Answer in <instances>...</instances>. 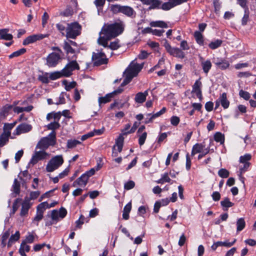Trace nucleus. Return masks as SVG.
Masks as SVG:
<instances>
[{
    "mask_svg": "<svg viewBox=\"0 0 256 256\" xmlns=\"http://www.w3.org/2000/svg\"><path fill=\"white\" fill-rule=\"evenodd\" d=\"M13 108V105L6 104L4 106L0 111V120H4L9 114Z\"/></svg>",
    "mask_w": 256,
    "mask_h": 256,
    "instance_id": "f3484780",
    "label": "nucleus"
},
{
    "mask_svg": "<svg viewBox=\"0 0 256 256\" xmlns=\"http://www.w3.org/2000/svg\"><path fill=\"white\" fill-rule=\"evenodd\" d=\"M56 143V133L52 132L47 136L40 139L36 145V148L46 150L50 146H54Z\"/></svg>",
    "mask_w": 256,
    "mask_h": 256,
    "instance_id": "7ed1b4c3",
    "label": "nucleus"
},
{
    "mask_svg": "<svg viewBox=\"0 0 256 256\" xmlns=\"http://www.w3.org/2000/svg\"><path fill=\"white\" fill-rule=\"evenodd\" d=\"M135 186V183L132 180H129L124 184V188L126 190H130L133 188Z\"/></svg>",
    "mask_w": 256,
    "mask_h": 256,
    "instance_id": "864d4df0",
    "label": "nucleus"
},
{
    "mask_svg": "<svg viewBox=\"0 0 256 256\" xmlns=\"http://www.w3.org/2000/svg\"><path fill=\"white\" fill-rule=\"evenodd\" d=\"M81 144V142L76 140H68L67 142V147L68 148H72L77 145Z\"/></svg>",
    "mask_w": 256,
    "mask_h": 256,
    "instance_id": "ea45409f",
    "label": "nucleus"
},
{
    "mask_svg": "<svg viewBox=\"0 0 256 256\" xmlns=\"http://www.w3.org/2000/svg\"><path fill=\"white\" fill-rule=\"evenodd\" d=\"M9 30L8 28L0 30V40H10L12 39L13 36L12 34H8Z\"/></svg>",
    "mask_w": 256,
    "mask_h": 256,
    "instance_id": "6ab92c4d",
    "label": "nucleus"
},
{
    "mask_svg": "<svg viewBox=\"0 0 256 256\" xmlns=\"http://www.w3.org/2000/svg\"><path fill=\"white\" fill-rule=\"evenodd\" d=\"M20 238V232L19 231H16L14 234H12L10 236L8 243V246L10 247L14 242L19 240Z\"/></svg>",
    "mask_w": 256,
    "mask_h": 256,
    "instance_id": "bb28decb",
    "label": "nucleus"
},
{
    "mask_svg": "<svg viewBox=\"0 0 256 256\" xmlns=\"http://www.w3.org/2000/svg\"><path fill=\"white\" fill-rule=\"evenodd\" d=\"M124 74H125V78L121 84L122 86H124L126 85L127 84H128L129 82H130V81L133 78H132V76H128L125 72H124Z\"/></svg>",
    "mask_w": 256,
    "mask_h": 256,
    "instance_id": "680f3d73",
    "label": "nucleus"
},
{
    "mask_svg": "<svg viewBox=\"0 0 256 256\" xmlns=\"http://www.w3.org/2000/svg\"><path fill=\"white\" fill-rule=\"evenodd\" d=\"M124 26L122 22L104 24L99 32L98 44L103 46H107L108 42L122 33Z\"/></svg>",
    "mask_w": 256,
    "mask_h": 256,
    "instance_id": "f257e3e1",
    "label": "nucleus"
},
{
    "mask_svg": "<svg viewBox=\"0 0 256 256\" xmlns=\"http://www.w3.org/2000/svg\"><path fill=\"white\" fill-rule=\"evenodd\" d=\"M150 25L152 27H160L162 28H168L167 24L161 20L152 22L150 23Z\"/></svg>",
    "mask_w": 256,
    "mask_h": 256,
    "instance_id": "473e14b6",
    "label": "nucleus"
},
{
    "mask_svg": "<svg viewBox=\"0 0 256 256\" xmlns=\"http://www.w3.org/2000/svg\"><path fill=\"white\" fill-rule=\"evenodd\" d=\"M236 231L238 232L242 231L246 226V222L244 218H241L237 220L236 222Z\"/></svg>",
    "mask_w": 256,
    "mask_h": 256,
    "instance_id": "cd10ccee",
    "label": "nucleus"
},
{
    "mask_svg": "<svg viewBox=\"0 0 256 256\" xmlns=\"http://www.w3.org/2000/svg\"><path fill=\"white\" fill-rule=\"evenodd\" d=\"M54 72L50 73L44 72L42 75H39L38 76V80L43 84H48L50 82V80H54L58 78H54L53 76Z\"/></svg>",
    "mask_w": 256,
    "mask_h": 256,
    "instance_id": "ddd939ff",
    "label": "nucleus"
},
{
    "mask_svg": "<svg viewBox=\"0 0 256 256\" xmlns=\"http://www.w3.org/2000/svg\"><path fill=\"white\" fill-rule=\"evenodd\" d=\"M122 6L120 4L112 5L111 6V10L114 14L122 12Z\"/></svg>",
    "mask_w": 256,
    "mask_h": 256,
    "instance_id": "603ef678",
    "label": "nucleus"
},
{
    "mask_svg": "<svg viewBox=\"0 0 256 256\" xmlns=\"http://www.w3.org/2000/svg\"><path fill=\"white\" fill-rule=\"evenodd\" d=\"M132 209V204L130 202L127 204L124 208L122 218L125 220L129 218V214Z\"/></svg>",
    "mask_w": 256,
    "mask_h": 256,
    "instance_id": "393cba45",
    "label": "nucleus"
},
{
    "mask_svg": "<svg viewBox=\"0 0 256 256\" xmlns=\"http://www.w3.org/2000/svg\"><path fill=\"white\" fill-rule=\"evenodd\" d=\"M16 124V122L11 124H4V134H10V136L11 134L10 130L14 128Z\"/></svg>",
    "mask_w": 256,
    "mask_h": 256,
    "instance_id": "e433bc0d",
    "label": "nucleus"
},
{
    "mask_svg": "<svg viewBox=\"0 0 256 256\" xmlns=\"http://www.w3.org/2000/svg\"><path fill=\"white\" fill-rule=\"evenodd\" d=\"M62 56L60 54L52 52L49 54L46 58V65L48 67H55L58 64Z\"/></svg>",
    "mask_w": 256,
    "mask_h": 256,
    "instance_id": "1a4fd4ad",
    "label": "nucleus"
},
{
    "mask_svg": "<svg viewBox=\"0 0 256 256\" xmlns=\"http://www.w3.org/2000/svg\"><path fill=\"white\" fill-rule=\"evenodd\" d=\"M112 98V94L110 93L106 94L104 96L100 97L98 100L99 105L110 102Z\"/></svg>",
    "mask_w": 256,
    "mask_h": 256,
    "instance_id": "c756f323",
    "label": "nucleus"
},
{
    "mask_svg": "<svg viewBox=\"0 0 256 256\" xmlns=\"http://www.w3.org/2000/svg\"><path fill=\"white\" fill-rule=\"evenodd\" d=\"M242 164L243 166H241L240 168V172L241 174L245 172L248 170V168L250 166V163H246Z\"/></svg>",
    "mask_w": 256,
    "mask_h": 256,
    "instance_id": "69168bd1",
    "label": "nucleus"
},
{
    "mask_svg": "<svg viewBox=\"0 0 256 256\" xmlns=\"http://www.w3.org/2000/svg\"><path fill=\"white\" fill-rule=\"evenodd\" d=\"M120 46V41L118 40H114V42H111L110 44H108L107 46H104L106 49H110L112 50H116Z\"/></svg>",
    "mask_w": 256,
    "mask_h": 256,
    "instance_id": "7c9ffc66",
    "label": "nucleus"
},
{
    "mask_svg": "<svg viewBox=\"0 0 256 256\" xmlns=\"http://www.w3.org/2000/svg\"><path fill=\"white\" fill-rule=\"evenodd\" d=\"M218 174L222 178H227L230 175V172L226 168H221L218 170Z\"/></svg>",
    "mask_w": 256,
    "mask_h": 256,
    "instance_id": "8fccbe9b",
    "label": "nucleus"
},
{
    "mask_svg": "<svg viewBox=\"0 0 256 256\" xmlns=\"http://www.w3.org/2000/svg\"><path fill=\"white\" fill-rule=\"evenodd\" d=\"M80 66L76 60H72L66 64L64 68L60 71H55L54 74V78L69 77L72 74L75 70H79Z\"/></svg>",
    "mask_w": 256,
    "mask_h": 256,
    "instance_id": "f03ea898",
    "label": "nucleus"
},
{
    "mask_svg": "<svg viewBox=\"0 0 256 256\" xmlns=\"http://www.w3.org/2000/svg\"><path fill=\"white\" fill-rule=\"evenodd\" d=\"M92 60L94 66H100L106 64L108 62V59L106 57L105 52L102 50H98L96 52H93Z\"/></svg>",
    "mask_w": 256,
    "mask_h": 256,
    "instance_id": "0eeeda50",
    "label": "nucleus"
},
{
    "mask_svg": "<svg viewBox=\"0 0 256 256\" xmlns=\"http://www.w3.org/2000/svg\"><path fill=\"white\" fill-rule=\"evenodd\" d=\"M240 96L245 100H248L250 98V94L246 91L240 90L239 92Z\"/></svg>",
    "mask_w": 256,
    "mask_h": 256,
    "instance_id": "4d7b16f0",
    "label": "nucleus"
},
{
    "mask_svg": "<svg viewBox=\"0 0 256 256\" xmlns=\"http://www.w3.org/2000/svg\"><path fill=\"white\" fill-rule=\"evenodd\" d=\"M48 156V154L44 151H36L30 160V163L34 165L39 160L46 158Z\"/></svg>",
    "mask_w": 256,
    "mask_h": 256,
    "instance_id": "9b49d317",
    "label": "nucleus"
},
{
    "mask_svg": "<svg viewBox=\"0 0 256 256\" xmlns=\"http://www.w3.org/2000/svg\"><path fill=\"white\" fill-rule=\"evenodd\" d=\"M249 18V11L248 8L244 10V14L242 20V24L243 26L246 25Z\"/></svg>",
    "mask_w": 256,
    "mask_h": 256,
    "instance_id": "3c124183",
    "label": "nucleus"
},
{
    "mask_svg": "<svg viewBox=\"0 0 256 256\" xmlns=\"http://www.w3.org/2000/svg\"><path fill=\"white\" fill-rule=\"evenodd\" d=\"M148 96V90H145L144 92H139L136 94L134 100L138 104H142L146 100Z\"/></svg>",
    "mask_w": 256,
    "mask_h": 256,
    "instance_id": "a211bd4d",
    "label": "nucleus"
},
{
    "mask_svg": "<svg viewBox=\"0 0 256 256\" xmlns=\"http://www.w3.org/2000/svg\"><path fill=\"white\" fill-rule=\"evenodd\" d=\"M220 104L224 108H228L230 106V102L227 98L226 94V92L222 93L218 98Z\"/></svg>",
    "mask_w": 256,
    "mask_h": 256,
    "instance_id": "aec40b11",
    "label": "nucleus"
},
{
    "mask_svg": "<svg viewBox=\"0 0 256 256\" xmlns=\"http://www.w3.org/2000/svg\"><path fill=\"white\" fill-rule=\"evenodd\" d=\"M124 74H125V78L121 84L122 86H124L126 85L127 84H128L129 82H130V81L133 78H132V76H128L125 72H124Z\"/></svg>",
    "mask_w": 256,
    "mask_h": 256,
    "instance_id": "052dcab7",
    "label": "nucleus"
},
{
    "mask_svg": "<svg viewBox=\"0 0 256 256\" xmlns=\"http://www.w3.org/2000/svg\"><path fill=\"white\" fill-rule=\"evenodd\" d=\"M20 184L17 179H14L12 184V189L14 192L16 194H18L20 192Z\"/></svg>",
    "mask_w": 256,
    "mask_h": 256,
    "instance_id": "c03bdc74",
    "label": "nucleus"
},
{
    "mask_svg": "<svg viewBox=\"0 0 256 256\" xmlns=\"http://www.w3.org/2000/svg\"><path fill=\"white\" fill-rule=\"evenodd\" d=\"M201 65L204 72L206 74H208L212 66L210 60L202 61L201 62Z\"/></svg>",
    "mask_w": 256,
    "mask_h": 256,
    "instance_id": "a878e982",
    "label": "nucleus"
},
{
    "mask_svg": "<svg viewBox=\"0 0 256 256\" xmlns=\"http://www.w3.org/2000/svg\"><path fill=\"white\" fill-rule=\"evenodd\" d=\"M81 26L76 22L67 24L66 36L74 39L80 34Z\"/></svg>",
    "mask_w": 256,
    "mask_h": 256,
    "instance_id": "20e7f679",
    "label": "nucleus"
},
{
    "mask_svg": "<svg viewBox=\"0 0 256 256\" xmlns=\"http://www.w3.org/2000/svg\"><path fill=\"white\" fill-rule=\"evenodd\" d=\"M214 140L216 142L223 144L224 142V136L220 132H216L214 135Z\"/></svg>",
    "mask_w": 256,
    "mask_h": 256,
    "instance_id": "f704fd0d",
    "label": "nucleus"
},
{
    "mask_svg": "<svg viewBox=\"0 0 256 256\" xmlns=\"http://www.w3.org/2000/svg\"><path fill=\"white\" fill-rule=\"evenodd\" d=\"M26 244V242H22L20 244L19 250H22L24 252H28L30 250V246Z\"/></svg>",
    "mask_w": 256,
    "mask_h": 256,
    "instance_id": "bf43d9fd",
    "label": "nucleus"
},
{
    "mask_svg": "<svg viewBox=\"0 0 256 256\" xmlns=\"http://www.w3.org/2000/svg\"><path fill=\"white\" fill-rule=\"evenodd\" d=\"M180 122V118L177 116H172L170 118V123L174 126H177Z\"/></svg>",
    "mask_w": 256,
    "mask_h": 256,
    "instance_id": "e2e57ef3",
    "label": "nucleus"
},
{
    "mask_svg": "<svg viewBox=\"0 0 256 256\" xmlns=\"http://www.w3.org/2000/svg\"><path fill=\"white\" fill-rule=\"evenodd\" d=\"M121 13L128 17H132L136 14L134 9L128 6H123Z\"/></svg>",
    "mask_w": 256,
    "mask_h": 256,
    "instance_id": "5701e85b",
    "label": "nucleus"
},
{
    "mask_svg": "<svg viewBox=\"0 0 256 256\" xmlns=\"http://www.w3.org/2000/svg\"><path fill=\"white\" fill-rule=\"evenodd\" d=\"M48 36V34H36L30 35L26 38L22 42V44L24 46L28 45L30 44L34 43L38 40H42L43 38Z\"/></svg>",
    "mask_w": 256,
    "mask_h": 256,
    "instance_id": "9d476101",
    "label": "nucleus"
},
{
    "mask_svg": "<svg viewBox=\"0 0 256 256\" xmlns=\"http://www.w3.org/2000/svg\"><path fill=\"white\" fill-rule=\"evenodd\" d=\"M88 178L84 174L78 178H77L73 183L72 186L76 187L80 186L84 187L88 184Z\"/></svg>",
    "mask_w": 256,
    "mask_h": 256,
    "instance_id": "2eb2a0df",
    "label": "nucleus"
},
{
    "mask_svg": "<svg viewBox=\"0 0 256 256\" xmlns=\"http://www.w3.org/2000/svg\"><path fill=\"white\" fill-rule=\"evenodd\" d=\"M47 208H50L49 204L46 202H41L38 206L36 210L37 211L39 210L44 212V210Z\"/></svg>",
    "mask_w": 256,
    "mask_h": 256,
    "instance_id": "49530a36",
    "label": "nucleus"
},
{
    "mask_svg": "<svg viewBox=\"0 0 256 256\" xmlns=\"http://www.w3.org/2000/svg\"><path fill=\"white\" fill-rule=\"evenodd\" d=\"M62 83V84L65 86V89L67 91H69L71 89L74 88L76 85V82H68L66 80H64Z\"/></svg>",
    "mask_w": 256,
    "mask_h": 256,
    "instance_id": "c9c22d12",
    "label": "nucleus"
},
{
    "mask_svg": "<svg viewBox=\"0 0 256 256\" xmlns=\"http://www.w3.org/2000/svg\"><path fill=\"white\" fill-rule=\"evenodd\" d=\"M173 8L174 7L173 6L171 2L169 0L168 2H164L162 5L160 4L159 8H162L164 10H168Z\"/></svg>",
    "mask_w": 256,
    "mask_h": 256,
    "instance_id": "de8ad7c7",
    "label": "nucleus"
},
{
    "mask_svg": "<svg viewBox=\"0 0 256 256\" xmlns=\"http://www.w3.org/2000/svg\"><path fill=\"white\" fill-rule=\"evenodd\" d=\"M64 160L62 155H57L52 157L48 162L46 166L48 172H52L57 170L64 163Z\"/></svg>",
    "mask_w": 256,
    "mask_h": 256,
    "instance_id": "39448f33",
    "label": "nucleus"
},
{
    "mask_svg": "<svg viewBox=\"0 0 256 256\" xmlns=\"http://www.w3.org/2000/svg\"><path fill=\"white\" fill-rule=\"evenodd\" d=\"M222 41L220 40H216L208 44L209 47L212 50H215L220 47L222 44Z\"/></svg>",
    "mask_w": 256,
    "mask_h": 256,
    "instance_id": "a19ab883",
    "label": "nucleus"
},
{
    "mask_svg": "<svg viewBox=\"0 0 256 256\" xmlns=\"http://www.w3.org/2000/svg\"><path fill=\"white\" fill-rule=\"evenodd\" d=\"M56 27L63 36H64V32L66 30V28L62 24H57Z\"/></svg>",
    "mask_w": 256,
    "mask_h": 256,
    "instance_id": "0e129e2a",
    "label": "nucleus"
},
{
    "mask_svg": "<svg viewBox=\"0 0 256 256\" xmlns=\"http://www.w3.org/2000/svg\"><path fill=\"white\" fill-rule=\"evenodd\" d=\"M40 195L39 191H32L30 194V200H34L36 199Z\"/></svg>",
    "mask_w": 256,
    "mask_h": 256,
    "instance_id": "13d9d810",
    "label": "nucleus"
},
{
    "mask_svg": "<svg viewBox=\"0 0 256 256\" xmlns=\"http://www.w3.org/2000/svg\"><path fill=\"white\" fill-rule=\"evenodd\" d=\"M215 64L222 70H225L230 66L228 62L224 60H221V63H215Z\"/></svg>",
    "mask_w": 256,
    "mask_h": 256,
    "instance_id": "37998d69",
    "label": "nucleus"
},
{
    "mask_svg": "<svg viewBox=\"0 0 256 256\" xmlns=\"http://www.w3.org/2000/svg\"><path fill=\"white\" fill-rule=\"evenodd\" d=\"M147 137V133L143 132L140 136L138 139V144L141 146L144 144L145 140Z\"/></svg>",
    "mask_w": 256,
    "mask_h": 256,
    "instance_id": "6e6d98bb",
    "label": "nucleus"
},
{
    "mask_svg": "<svg viewBox=\"0 0 256 256\" xmlns=\"http://www.w3.org/2000/svg\"><path fill=\"white\" fill-rule=\"evenodd\" d=\"M167 52L171 56L180 58H184L185 57L184 53L179 48L172 47L166 40L164 44Z\"/></svg>",
    "mask_w": 256,
    "mask_h": 256,
    "instance_id": "6e6552de",
    "label": "nucleus"
},
{
    "mask_svg": "<svg viewBox=\"0 0 256 256\" xmlns=\"http://www.w3.org/2000/svg\"><path fill=\"white\" fill-rule=\"evenodd\" d=\"M220 204L223 208H224V210H226L228 208L234 205V204L231 202L228 198H225L220 202Z\"/></svg>",
    "mask_w": 256,
    "mask_h": 256,
    "instance_id": "c85d7f7f",
    "label": "nucleus"
},
{
    "mask_svg": "<svg viewBox=\"0 0 256 256\" xmlns=\"http://www.w3.org/2000/svg\"><path fill=\"white\" fill-rule=\"evenodd\" d=\"M204 146H205L203 144L197 143L195 144L192 146V155L194 156L196 154L202 152V150H204Z\"/></svg>",
    "mask_w": 256,
    "mask_h": 256,
    "instance_id": "b1692460",
    "label": "nucleus"
},
{
    "mask_svg": "<svg viewBox=\"0 0 256 256\" xmlns=\"http://www.w3.org/2000/svg\"><path fill=\"white\" fill-rule=\"evenodd\" d=\"M10 134L2 133L0 136V148L4 146L8 141Z\"/></svg>",
    "mask_w": 256,
    "mask_h": 256,
    "instance_id": "2f4dec72",
    "label": "nucleus"
},
{
    "mask_svg": "<svg viewBox=\"0 0 256 256\" xmlns=\"http://www.w3.org/2000/svg\"><path fill=\"white\" fill-rule=\"evenodd\" d=\"M43 212L36 210V214L33 220V222L36 223V226H38V222L42 220L43 218Z\"/></svg>",
    "mask_w": 256,
    "mask_h": 256,
    "instance_id": "09e8293b",
    "label": "nucleus"
},
{
    "mask_svg": "<svg viewBox=\"0 0 256 256\" xmlns=\"http://www.w3.org/2000/svg\"><path fill=\"white\" fill-rule=\"evenodd\" d=\"M194 36L196 42L200 46H202L204 44L203 36L200 32L198 31L195 32L194 34Z\"/></svg>",
    "mask_w": 256,
    "mask_h": 256,
    "instance_id": "72a5a7b5",
    "label": "nucleus"
},
{
    "mask_svg": "<svg viewBox=\"0 0 256 256\" xmlns=\"http://www.w3.org/2000/svg\"><path fill=\"white\" fill-rule=\"evenodd\" d=\"M63 48L67 54H74L76 52L74 48L67 42H64Z\"/></svg>",
    "mask_w": 256,
    "mask_h": 256,
    "instance_id": "4c0bfd02",
    "label": "nucleus"
},
{
    "mask_svg": "<svg viewBox=\"0 0 256 256\" xmlns=\"http://www.w3.org/2000/svg\"><path fill=\"white\" fill-rule=\"evenodd\" d=\"M32 129V126L30 124L22 123L19 124L15 130L14 134L15 135H20L22 134L28 132Z\"/></svg>",
    "mask_w": 256,
    "mask_h": 256,
    "instance_id": "f8f14e48",
    "label": "nucleus"
},
{
    "mask_svg": "<svg viewBox=\"0 0 256 256\" xmlns=\"http://www.w3.org/2000/svg\"><path fill=\"white\" fill-rule=\"evenodd\" d=\"M34 237L32 234L28 233V235L26 236V240L24 242L26 243H32L34 242Z\"/></svg>",
    "mask_w": 256,
    "mask_h": 256,
    "instance_id": "338daca9",
    "label": "nucleus"
},
{
    "mask_svg": "<svg viewBox=\"0 0 256 256\" xmlns=\"http://www.w3.org/2000/svg\"><path fill=\"white\" fill-rule=\"evenodd\" d=\"M26 52V49L25 48H22L21 49L18 50L17 51H16L10 54L8 57L10 58H12L14 57L19 56L23 54H24Z\"/></svg>",
    "mask_w": 256,
    "mask_h": 256,
    "instance_id": "79ce46f5",
    "label": "nucleus"
},
{
    "mask_svg": "<svg viewBox=\"0 0 256 256\" xmlns=\"http://www.w3.org/2000/svg\"><path fill=\"white\" fill-rule=\"evenodd\" d=\"M143 4L150 6V9L159 8L161 1L160 0H140Z\"/></svg>",
    "mask_w": 256,
    "mask_h": 256,
    "instance_id": "dca6fc26",
    "label": "nucleus"
},
{
    "mask_svg": "<svg viewBox=\"0 0 256 256\" xmlns=\"http://www.w3.org/2000/svg\"><path fill=\"white\" fill-rule=\"evenodd\" d=\"M124 138L122 134H120L118 138L116 140V144L114 146L113 148L114 149L116 146L118 148V150L119 152H121L124 144Z\"/></svg>",
    "mask_w": 256,
    "mask_h": 256,
    "instance_id": "4be33fe9",
    "label": "nucleus"
},
{
    "mask_svg": "<svg viewBox=\"0 0 256 256\" xmlns=\"http://www.w3.org/2000/svg\"><path fill=\"white\" fill-rule=\"evenodd\" d=\"M168 136L166 132L161 133L158 138V142L160 144Z\"/></svg>",
    "mask_w": 256,
    "mask_h": 256,
    "instance_id": "774afa93",
    "label": "nucleus"
},
{
    "mask_svg": "<svg viewBox=\"0 0 256 256\" xmlns=\"http://www.w3.org/2000/svg\"><path fill=\"white\" fill-rule=\"evenodd\" d=\"M202 84L200 80H196L194 85L192 86V93H194L196 96L200 99V100L202 99V93L201 90V87Z\"/></svg>",
    "mask_w": 256,
    "mask_h": 256,
    "instance_id": "4468645a",
    "label": "nucleus"
},
{
    "mask_svg": "<svg viewBox=\"0 0 256 256\" xmlns=\"http://www.w3.org/2000/svg\"><path fill=\"white\" fill-rule=\"evenodd\" d=\"M73 13V9L70 6H68L66 8V9L63 12L62 14L64 16H72Z\"/></svg>",
    "mask_w": 256,
    "mask_h": 256,
    "instance_id": "5fc2aeb1",
    "label": "nucleus"
},
{
    "mask_svg": "<svg viewBox=\"0 0 256 256\" xmlns=\"http://www.w3.org/2000/svg\"><path fill=\"white\" fill-rule=\"evenodd\" d=\"M252 158V156L249 154H246L240 156L239 162L242 164L250 163L248 161Z\"/></svg>",
    "mask_w": 256,
    "mask_h": 256,
    "instance_id": "a18cd8bd",
    "label": "nucleus"
},
{
    "mask_svg": "<svg viewBox=\"0 0 256 256\" xmlns=\"http://www.w3.org/2000/svg\"><path fill=\"white\" fill-rule=\"evenodd\" d=\"M30 205L28 201L24 200L22 204V206L20 212L21 216H26L28 212Z\"/></svg>",
    "mask_w": 256,
    "mask_h": 256,
    "instance_id": "412c9836",
    "label": "nucleus"
},
{
    "mask_svg": "<svg viewBox=\"0 0 256 256\" xmlns=\"http://www.w3.org/2000/svg\"><path fill=\"white\" fill-rule=\"evenodd\" d=\"M60 124L58 122H53L48 124L46 128L49 130H52V132H54L56 130L60 128Z\"/></svg>",
    "mask_w": 256,
    "mask_h": 256,
    "instance_id": "58836bf2",
    "label": "nucleus"
},
{
    "mask_svg": "<svg viewBox=\"0 0 256 256\" xmlns=\"http://www.w3.org/2000/svg\"><path fill=\"white\" fill-rule=\"evenodd\" d=\"M143 66L144 63L139 64L134 60L131 62L128 66L126 70L124 72L134 78L140 72L143 68Z\"/></svg>",
    "mask_w": 256,
    "mask_h": 256,
    "instance_id": "423d86ee",
    "label": "nucleus"
}]
</instances>
